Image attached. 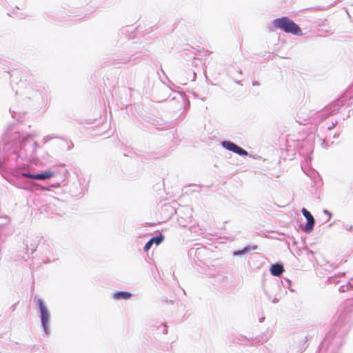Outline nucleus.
<instances>
[{
  "mask_svg": "<svg viewBox=\"0 0 353 353\" xmlns=\"http://www.w3.org/2000/svg\"><path fill=\"white\" fill-rule=\"evenodd\" d=\"M163 236L159 235L155 237H153L150 239V241H152V243H155L157 245H159L163 241Z\"/></svg>",
  "mask_w": 353,
  "mask_h": 353,
  "instance_id": "nucleus-8",
  "label": "nucleus"
},
{
  "mask_svg": "<svg viewBox=\"0 0 353 353\" xmlns=\"http://www.w3.org/2000/svg\"><path fill=\"white\" fill-rule=\"evenodd\" d=\"M301 212L307 221V223H306L305 227V231L311 232L313 229L315 223L314 219L313 216L311 214V213L305 208H303Z\"/></svg>",
  "mask_w": 353,
  "mask_h": 353,
  "instance_id": "nucleus-4",
  "label": "nucleus"
},
{
  "mask_svg": "<svg viewBox=\"0 0 353 353\" xmlns=\"http://www.w3.org/2000/svg\"><path fill=\"white\" fill-rule=\"evenodd\" d=\"M131 296H132L131 293H130L128 292H117L113 294L114 299H118V300L119 299L126 300V299H130Z\"/></svg>",
  "mask_w": 353,
  "mask_h": 353,
  "instance_id": "nucleus-7",
  "label": "nucleus"
},
{
  "mask_svg": "<svg viewBox=\"0 0 353 353\" xmlns=\"http://www.w3.org/2000/svg\"><path fill=\"white\" fill-rule=\"evenodd\" d=\"M29 243L30 245V253L33 254L37 248L38 243H37V241H34V240H30Z\"/></svg>",
  "mask_w": 353,
  "mask_h": 353,
  "instance_id": "nucleus-9",
  "label": "nucleus"
},
{
  "mask_svg": "<svg viewBox=\"0 0 353 353\" xmlns=\"http://www.w3.org/2000/svg\"><path fill=\"white\" fill-rule=\"evenodd\" d=\"M223 146L230 151H232L239 155L247 156L248 154V152L244 149L240 148L237 145L230 142V141H223L222 143Z\"/></svg>",
  "mask_w": 353,
  "mask_h": 353,
  "instance_id": "nucleus-2",
  "label": "nucleus"
},
{
  "mask_svg": "<svg viewBox=\"0 0 353 353\" xmlns=\"http://www.w3.org/2000/svg\"><path fill=\"white\" fill-rule=\"evenodd\" d=\"M273 25L276 28L281 29L287 33H292L295 35L302 34L300 27L286 17L274 19Z\"/></svg>",
  "mask_w": 353,
  "mask_h": 353,
  "instance_id": "nucleus-1",
  "label": "nucleus"
},
{
  "mask_svg": "<svg viewBox=\"0 0 353 353\" xmlns=\"http://www.w3.org/2000/svg\"><path fill=\"white\" fill-rule=\"evenodd\" d=\"M152 241H150V240L145 245L144 251H145V252L148 251L150 249V248L152 247Z\"/></svg>",
  "mask_w": 353,
  "mask_h": 353,
  "instance_id": "nucleus-10",
  "label": "nucleus"
},
{
  "mask_svg": "<svg viewBox=\"0 0 353 353\" xmlns=\"http://www.w3.org/2000/svg\"><path fill=\"white\" fill-rule=\"evenodd\" d=\"M38 303L40 308L41 315V322L43 327L46 331V333H48V323L49 321V314L46 308V307L43 305V302L41 299H39Z\"/></svg>",
  "mask_w": 353,
  "mask_h": 353,
  "instance_id": "nucleus-3",
  "label": "nucleus"
},
{
  "mask_svg": "<svg viewBox=\"0 0 353 353\" xmlns=\"http://www.w3.org/2000/svg\"><path fill=\"white\" fill-rule=\"evenodd\" d=\"M23 176L32 179V176H34L35 174H30V173H23Z\"/></svg>",
  "mask_w": 353,
  "mask_h": 353,
  "instance_id": "nucleus-11",
  "label": "nucleus"
},
{
  "mask_svg": "<svg viewBox=\"0 0 353 353\" xmlns=\"http://www.w3.org/2000/svg\"><path fill=\"white\" fill-rule=\"evenodd\" d=\"M53 176H54L53 172L46 171L45 172L35 174L34 176H32V179L44 180V179H50Z\"/></svg>",
  "mask_w": 353,
  "mask_h": 353,
  "instance_id": "nucleus-6",
  "label": "nucleus"
},
{
  "mask_svg": "<svg viewBox=\"0 0 353 353\" xmlns=\"http://www.w3.org/2000/svg\"><path fill=\"white\" fill-rule=\"evenodd\" d=\"M284 271L283 267L282 265L276 263L271 266L270 272L272 275L279 276H280Z\"/></svg>",
  "mask_w": 353,
  "mask_h": 353,
  "instance_id": "nucleus-5",
  "label": "nucleus"
},
{
  "mask_svg": "<svg viewBox=\"0 0 353 353\" xmlns=\"http://www.w3.org/2000/svg\"><path fill=\"white\" fill-rule=\"evenodd\" d=\"M27 243H28V241H27ZM26 246H27V250H29V248H28V243H26Z\"/></svg>",
  "mask_w": 353,
  "mask_h": 353,
  "instance_id": "nucleus-12",
  "label": "nucleus"
}]
</instances>
